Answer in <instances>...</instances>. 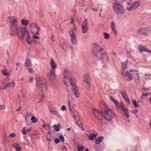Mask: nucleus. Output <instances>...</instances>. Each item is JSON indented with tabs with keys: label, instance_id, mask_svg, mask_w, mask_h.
Masks as SVG:
<instances>
[{
	"label": "nucleus",
	"instance_id": "1",
	"mask_svg": "<svg viewBox=\"0 0 151 151\" xmlns=\"http://www.w3.org/2000/svg\"><path fill=\"white\" fill-rule=\"evenodd\" d=\"M16 35L19 39L23 40L24 39L27 44L29 45L31 44L32 40L31 37L25 27H19Z\"/></svg>",
	"mask_w": 151,
	"mask_h": 151
},
{
	"label": "nucleus",
	"instance_id": "2",
	"mask_svg": "<svg viewBox=\"0 0 151 151\" xmlns=\"http://www.w3.org/2000/svg\"><path fill=\"white\" fill-rule=\"evenodd\" d=\"M102 116L108 121H111L114 117V113L108 106L105 104H104L103 108V114Z\"/></svg>",
	"mask_w": 151,
	"mask_h": 151
},
{
	"label": "nucleus",
	"instance_id": "3",
	"mask_svg": "<svg viewBox=\"0 0 151 151\" xmlns=\"http://www.w3.org/2000/svg\"><path fill=\"white\" fill-rule=\"evenodd\" d=\"M11 22L10 35L12 36H15L19 31V27L17 26V22L15 19H13V17H9Z\"/></svg>",
	"mask_w": 151,
	"mask_h": 151
},
{
	"label": "nucleus",
	"instance_id": "4",
	"mask_svg": "<svg viewBox=\"0 0 151 151\" xmlns=\"http://www.w3.org/2000/svg\"><path fill=\"white\" fill-rule=\"evenodd\" d=\"M36 86L41 91H46L47 89V84L45 79L39 77L36 78Z\"/></svg>",
	"mask_w": 151,
	"mask_h": 151
},
{
	"label": "nucleus",
	"instance_id": "5",
	"mask_svg": "<svg viewBox=\"0 0 151 151\" xmlns=\"http://www.w3.org/2000/svg\"><path fill=\"white\" fill-rule=\"evenodd\" d=\"M113 8L118 15H122L124 13V9L122 5L119 3H116L113 6Z\"/></svg>",
	"mask_w": 151,
	"mask_h": 151
},
{
	"label": "nucleus",
	"instance_id": "6",
	"mask_svg": "<svg viewBox=\"0 0 151 151\" xmlns=\"http://www.w3.org/2000/svg\"><path fill=\"white\" fill-rule=\"evenodd\" d=\"M92 47V53L98 58V56L99 57V56L100 55V53L99 52L102 51L103 49L101 48L99 45L96 44H93Z\"/></svg>",
	"mask_w": 151,
	"mask_h": 151
},
{
	"label": "nucleus",
	"instance_id": "7",
	"mask_svg": "<svg viewBox=\"0 0 151 151\" xmlns=\"http://www.w3.org/2000/svg\"><path fill=\"white\" fill-rule=\"evenodd\" d=\"M30 29L32 34L38 35L39 33L40 29L39 27L35 24L34 26L31 24L29 25Z\"/></svg>",
	"mask_w": 151,
	"mask_h": 151
},
{
	"label": "nucleus",
	"instance_id": "8",
	"mask_svg": "<svg viewBox=\"0 0 151 151\" xmlns=\"http://www.w3.org/2000/svg\"><path fill=\"white\" fill-rule=\"evenodd\" d=\"M83 85L86 88L90 87V78L88 74H86L83 76Z\"/></svg>",
	"mask_w": 151,
	"mask_h": 151
},
{
	"label": "nucleus",
	"instance_id": "9",
	"mask_svg": "<svg viewBox=\"0 0 151 151\" xmlns=\"http://www.w3.org/2000/svg\"><path fill=\"white\" fill-rule=\"evenodd\" d=\"M92 112L98 119L100 121L101 120V119L99 118V117L102 116V114H103V109H101V111H99L97 109L94 108L93 109Z\"/></svg>",
	"mask_w": 151,
	"mask_h": 151
},
{
	"label": "nucleus",
	"instance_id": "10",
	"mask_svg": "<svg viewBox=\"0 0 151 151\" xmlns=\"http://www.w3.org/2000/svg\"><path fill=\"white\" fill-rule=\"evenodd\" d=\"M138 32L141 35L143 34L147 35L150 34H151V31L147 27L139 29L138 30Z\"/></svg>",
	"mask_w": 151,
	"mask_h": 151
},
{
	"label": "nucleus",
	"instance_id": "11",
	"mask_svg": "<svg viewBox=\"0 0 151 151\" xmlns=\"http://www.w3.org/2000/svg\"><path fill=\"white\" fill-rule=\"evenodd\" d=\"M87 23V19H86L82 24L81 32L83 34H85L88 31V27Z\"/></svg>",
	"mask_w": 151,
	"mask_h": 151
},
{
	"label": "nucleus",
	"instance_id": "12",
	"mask_svg": "<svg viewBox=\"0 0 151 151\" xmlns=\"http://www.w3.org/2000/svg\"><path fill=\"white\" fill-rule=\"evenodd\" d=\"M139 4V2H135L132 3V6L129 7L127 8V10L128 11H131L133 9H135L137 8Z\"/></svg>",
	"mask_w": 151,
	"mask_h": 151
},
{
	"label": "nucleus",
	"instance_id": "13",
	"mask_svg": "<svg viewBox=\"0 0 151 151\" xmlns=\"http://www.w3.org/2000/svg\"><path fill=\"white\" fill-rule=\"evenodd\" d=\"M55 70L52 69L51 70L50 73L48 74V76H49L50 81L51 82L53 81L55 78Z\"/></svg>",
	"mask_w": 151,
	"mask_h": 151
},
{
	"label": "nucleus",
	"instance_id": "14",
	"mask_svg": "<svg viewBox=\"0 0 151 151\" xmlns=\"http://www.w3.org/2000/svg\"><path fill=\"white\" fill-rule=\"evenodd\" d=\"M72 75L68 69H66L63 73V77L65 80L68 79V77H70Z\"/></svg>",
	"mask_w": 151,
	"mask_h": 151
},
{
	"label": "nucleus",
	"instance_id": "15",
	"mask_svg": "<svg viewBox=\"0 0 151 151\" xmlns=\"http://www.w3.org/2000/svg\"><path fill=\"white\" fill-rule=\"evenodd\" d=\"M70 34L71 36V40L73 44H75L77 42V40L75 34L74 33L73 30L71 32H70Z\"/></svg>",
	"mask_w": 151,
	"mask_h": 151
},
{
	"label": "nucleus",
	"instance_id": "16",
	"mask_svg": "<svg viewBox=\"0 0 151 151\" xmlns=\"http://www.w3.org/2000/svg\"><path fill=\"white\" fill-rule=\"evenodd\" d=\"M138 49L141 53L142 52H146L151 53V51L150 50L147 49V47L145 46L139 45V46Z\"/></svg>",
	"mask_w": 151,
	"mask_h": 151
},
{
	"label": "nucleus",
	"instance_id": "17",
	"mask_svg": "<svg viewBox=\"0 0 151 151\" xmlns=\"http://www.w3.org/2000/svg\"><path fill=\"white\" fill-rule=\"evenodd\" d=\"M124 70H123V71L122 72V76L125 77H128L130 81L132 80V73H130L128 71L126 72L125 73H124Z\"/></svg>",
	"mask_w": 151,
	"mask_h": 151
},
{
	"label": "nucleus",
	"instance_id": "18",
	"mask_svg": "<svg viewBox=\"0 0 151 151\" xmlns=\"http://www.w3.org/2000/svg\"><path fill=\"white\" fill-rule=\"evenodd\" d=\"M101 60L102 62H104L108 61V58L107 56V53L106 52H104L102 53Z\"/></svg>",
	"mask_w": 151,
	"mask_h": 151
},
{
	"label": "nucleus",
	"instance_id": "19",
	"mask_svg": "<svg viewBox=\"0 0 151 151\" xmlns=\"http://www.w3.org/2000/svg\"><path fill=\"white\" fill-rule=\"evenodd\" d=\"M15 85V82L12 81V82H9L7 83L4 84V86L3 88V89H4L6 88H7L9 87L13 86L14 87Z\"/></svg>",
	"mask_w": 151,
	"mask_h": 151
},
{
	"label": "nucleus",
	"instance_id": "20",
	"mask_svg": "<svg viewBox=\"0 0 151 151\" xmlns=\"http://www.w3.org/2000/svg\"><path fill=\"white\" fill-rule=\"evenodd\" d=\"M69 82L72 89H73V88L76 87V80L74 78L70 79Z\"/></svg>",
	"mask_w": 151,
	"mask_h": 151
},
{
	"label": "nucleus",
	"instance_id": "21",
	"mask_svg": "<svg viewBox=\"0 0 151 151\" xmlns=\"http://www.w3.org/2000/svg\"><path fill=\"white\" fill-rule=\"evenodd\" d=\"M73 91L75 96L77 97H79L80 96V93H79V91L78 90V88L76 87L75 88H73V89H72Z\"/></svg>",
	"mask_w": 151,
	"mask_h": 151
},
{
	"label": "nucleus",
	"instance_id": "22",
	"mask_svg": "<svg viewBox=\"0 0 151 151\" xmlns=\"http://www.w3.org/2000/svg\"><path fill=\"white\" fill-rule=\"evenodd\" d=\"M12 146L17 151H21V148L18 144L14 143L13 144Z\"/></svg>",
	"mask_w": 151,
	"mask_h": 151
},
{
	"label": "nucleus",
	"instance_id": "23",
	"mask_svg": "<svg viewBox=\"0 0 151 151\" xmlns=\"http://www.w3.org/2000/svg\"><path fill=\"white\" fill-rule=\"evenodd\" d=\"M31 65V60L30 59L28 58L26 59L25 61V67L27 68V67Z\"/></svg>",
	"mask_w": 151,
	"mask_h": 151
},
{
	"label": "nucleus",
	"instance_id": "24",
	"mask_svg": "<svg viewBox=\"0 0 151 151\" xmlns=\"http://www.w3.org/2000/svg\"><path fill=\"white\" fill-rule=\"evenodd\" d=\"M97 136V135L96 134L92 133L89 135L88 139L90 140H93L96 138Z\"/></svg>",
	"mask_w": 151,
	"mask_h": 151
},
{
	"label": "nucleus",
	"instance_id": "25",
	"mask_svg": "<svg viewBox=\"0 0 151 151\" xmlns=\"http://www.w3.org/2000/svg\"><path fill=\"white\" fill-rule=\"evenodd\" d=\"M50 65L53 69H55L56 68L57 65L53 59L51 60Z\"/></svg>",
	"mask_w": 151,
	"mask_h": 151
},
{
	"label": "nucleus",
	"instance_id": "26",
	"mask_svg": "<svg viewBox=\"0 0 151 151\" xmlns=\"http://www.w3.org/2000/svg\"><path fill=\"white\" fill-rule=\"evenodd\" d=\"M22 24L24 26H27L29 24V21L27 19H22L21 20Z\"/></svg>",
	"mask_w": 151,
	"mask_h": 151
},
{
	"label": "nucleus",
	"instance_id": "27",
	"mask_svg": "<svg viewBox=\"0 0 151 151\" xmlns=\"http://www.w3.org/2000/svg\"><path fill=\"white\" fill-rule=\"evenodd\" d=\"M49 111L53 114H54L55 115H56L57 116H58L60 115L59 114L58 112L54 109H49Z\"/></svg>",
	"mask_w": 151,
	"mask_h": 151
},
{
	"label": "nucleus",
	"instance_id": "28",
	"mask_svg": "<svg viewBox=\"0 0 151 151\" xmlns=\"http://www.w3.org/2000/svg\"><path fill=\"white\" fill-rule=\"evenodd\" d=\"M103 137H102L101 139L100 137H98L95 140V143L96 144H98L100 143L101 141L103 139Z\"/></svg>",
	"mask_w": 151,
	"mask_h": 151
},
{
	"label": "nucleus",
	"instance_id": "29",
	"mask_svg": "<svg viewBox=\"0 0 151 151\" xmlns=\"http://www.w3.org/2000/svg\"><path fill=\"white\" fill-rule=\"evenodd\" d=\"M76 123L82 130H84L82 122L80 121L79 120L78 121L76 122Z\"/></svg>",
	"mask_w": 151,
	"mask_h": 151
},
{
	"label": "nucleus",
	"instance_id": "30",
	"mask_svg": "<svg viewBox=\"0 0 151 151\" xmlns=\"http://www.w3.org/2000/svg\"><path fill=\"white\" fill-rule=\"evenodd\" d=\"M119 109L120 110H122V111L124 110L125 109H127V108H125L124 107V105L122 102H120V105L119 106Z\"/></svg>",
	"mask_w": 151,
	"mask_h": 151
},
{
	"label": "nucleus",
	"instance_id": "31",
	"mask_svg": "<svg viewBox=\"0 0 151 151\" xmlns=\"http://www.w3.org/2000/svg\"><path fill=\"white\" fill-rule=\"evenodd\" d=\"M31 120L32 123H36L38 121L37 119L33 116H32Z\"/></svg>",
	"mask_w": 151,
	"mask_h": 151
},
{
	"label": "nucleus",
	"instance_id": "32",
	"mask_svg": "<svg viewBox=\"0 0 151 151\" xmlns=\"http://www.w3.org/2000/svg\"><path fill=\"white\" fill-rule=\"evenodd\" d=\"M127 59L126 61L122 63V68L123 69V70L125 69L127 67Z\"/></svg>",
	"mask_w": 151,
	"mask_h": 151
},
{
	"label": "nucleus",
	"instance_id": "33",
	"mask_svg": "<svg viewBox=\"0 0 151 151\" xmlns=\"http://www.w3.org/2000/svg\"><path fill=\"white\" fill-rule=\"evenodd\" d=\"M124 113L125 114V116L129 118V114L128 113V110H127V108L126 109H125L123 111Z\"/></svg>",
	"mask_w": 151,
	"mask_h": 151
},
{
	"label": "nucleus",
	"instance_id": "34",
	"mask_svg": "<svg viewBox=\"0 0 151 151\" xmlns=\"http://www.w3.org/2000/svg\"><path fill=\"white\" fill-rule=\"evenodd\" d=\"M125 101L129 104H130V102L129 101V99L128 98V96H127L123 97Z\"/></svg>",
	"mask_w": 151,
	"mask_h": 151
},
{
	"label": "nucleus",
	"instance_id": "35",
	"mask_svg": "<svg viewBox=\"0 0 151 151\" xmlns=\"http://www.w3.org/2000/svg\"><path fill=\"white\" fill-rule=\"evenodd\" d=\"M132 101L133 103L134 106L135 107H137L139 106V104L137 103L135 100H132Z\"/></svg>",
	"mask_w": 151,
	"mask_h": 151
},
{
	"label": "nucleus",
	"instance_id": "36",
	"mask_svg": "<svg viewBox=\"0 0 151 151\" xmlns=\"http://www.w3.org/2000/svg\"><path fill=\"white\" fill-rule=\"evenodd\" d=\"M120 92L123 98L128 96L127 93L125 91H121Z\"/></svg>",
	"mask_w": 151,
	"mask_h": 151
},
{
	"label": "nucleus",
	"instance_id": "37",
	"mask_svg": "<svg viewBox=\"0 0 151 151\" xmlns=\"http://www.w3.org/2000/svg\"><path fill=\"white\" fill-rule=\"evenodd\" d=\"M31 114H32L31 113H29V112L26 113L25 116H24L25 120H26L27 119H28V118H29L28 117H30Z\"/></svg>",
	"mask_w": 151,
	"mask_h": 151
},
{
	"label": "nucleus",
	"instance_id": "38",
	"mask_svg": "<svg viewBox=\"0 0 151 151\" xmlns=\"http://www.w3.org/2000/svg\"><path fill=\"white\" fill-rule=\"evenodd\" d=\"M104 38L105 39H108L109 38V35L107 34L106 32H104Z\"/></svg>",
	"mask_w": 151,
	"mask_h": 151
},
{
	"label": "nucleus",
	"instance_id": "39",
	"mask_svg": "<svg viewBox=\"0 0 151 151\" xmlns=\"http://www.w3.org/2000/svg\"><path fill=\"white\" fill-rule=\"evenodd\" d=\"M26 127H24V128H23L21 130L22 132L24 134L26 135L27 134V132L26 131Z\"/></svg>",
	"mask_w": 151,
	"mask_h": 151
},
{
	"label": "nucleus",
	"instance_id": "40",
	"mask_svg": "<svg viewBox=\"0 0 151 151\" xmlns=\"http://www.w3.org/2000/svg\"><path fill=\"white\" fill-rule=\"evenodd\" d=\"M135 80L137 81H140V78L139 77L138 74L137 75H134V78Z\"/></svg>",
	"mask_w": 151,
	"mask_h": 151
},
{
	"label": "nucleus",
	"instance_id": "41",
	"mask_svg": "<svg viewBox=\"0 0 151 151\" xmlns=\"http://www.w3.org/2000/svg\"><path fill=\"white\" fill-rule=\"evenodd\" d=\"M59 138L62 142H63L64 141V138L62 135H61L59 137Z\"/></svg>",
	"mask_w": 151,
	"mask_h": 151
},
{
	"label": "nucleus",
	"instance_id": "42",
	"mask_svg": "<svg viewBox=\"0 0 151 151\" xmlns=\"http://www.w3.org/2000/svg\"><path fill=\"white\" fill-rule=\"evenodd\" d=\"M84 147L83 146H82L80 147H78V151H83L84 149Z\"/></svg>",
	"mask_w": 151,
	"mask_h": 151
},
{
	"label": "nucleus",
	"instance_id": "43",
	"mask_svg": "<svg viewBox=\"0 0 151 151\" xmlns=\"http://www.w3.org/2000/svg\"><path fill=\"white\" fill-rule=\"evenodd\" d=\"M132 75H133L134 76V75H137L138 74V71L134 70L133 71V73H132Z\"/></svg>",
	"mask_w": 151,
	"mask_h": 151
},
{
	"label": "nucleus",
	"instance_id": "44",
	"mask_svg": "<svg viewBox=\"0 0 151 151\" xmlns=\"http://www.w3.org/2000/svg\"><path fill=\"white\" fill-rule=\"evenodd\" d=\"M54 127H55V129L56 131H58L59 130L60 128L59 127H58L57 125H54Z\"/></svg>",
	"mask_w": 151,
	"mask_h": 151
},
{
	"label": "nucleus",
	"instance_id": "45",
	"mask_svg": "<svg viewBox=\"0 0 151 151\" xmlns=\"http://www.w3.org/2000/svg\"><path fill=\"white\" fill-rule=\"evenodd\" d=\"M60 140L56 138L55 139L54 142L56 144H57L60 142Z\"/></svg>",
	"mask_w": 151,
	"mask_h": 151
},
{
	"label": "nucleus",
	"instance_id": "46",
	"mask_svg": "<svg viewBox=\"0 0 151 151\" xmlns=\"http://www.w3.org/2000/svg\"><path fill=\"white\" fill-rule=\"evenodd\" d=\"M111 28L115 27V24L114 21H112L111 22Z\"/></svg>",
	"mask_w": 151,
	"mask_h": 151
},
{
	"label": "nucleus",
	"instance_id": "47",
	"mask_svg": "<svg viewBox=\"0 0 151 151\" xmlns=\"http://www.w3.org/2000/svg\"><path fill=\"white\" fill-rule=\"evenodd\" d=\"M114 103L115 104L116 106H119V102L116 100H114L113 101Z\"/></svg>",
	"mask_w": 151,
	"mask_h": 151
},
{
	"label": "nucleus",
	"instance_id": "48",
	"mask_svg": "<svg viewBox=\"0 0 151 151\" xmlns=\"http://www.w3.org/2000/svg\"><path fill=\"white\" fill-rule=\"evenodd\" d=\"M111 29L115 34H116L117 33V32L116 31L115 27L111 28Z\"/></svg>",
	"mask_w": 151,
	"mask_h": 151
},
{
	"label": "nucleus",
	"instance_id": "49",
	"mask_svg": "<svg viewBox=\"0 0 151 151\" xmlns=\"http://www.w3.org/2000/svg\"><path fill=\"white\" fill-rule=\"evenodd\" d=\"M25 121L27 124L28 125H29L30 121L29 118H28V119H27L26 120H25Z\"/></svg>",
	"mask_w": 151,
	"mask_h": 151
},
{
	"label": "nucleus",
	"instance_id": "50",
	"mask_svg": "<svg viewBox=\"0 0 151 151\" xmlns=\"http://www.w3.org/2000/svg\"><path fill=\"white\" fill-rule=\"evenodd\" d=\"M15 136L14 133L10 134L9 135V136L11 138H14Z\"/></svg>",
	"mask_w": 151,
	"mask_h": 151
},
{
	"label": "nucleus",
	"instance_id": "51",
	"mask_svg": "<svg viewBox=\"0 0 151 151\" xmlns=\"http://www.w3.org/2000/svg\"><path fill=\"white\" fill-rule=\"evenodd\" d=\"M61 109L63 111H65L66 109V107L65 106L63 105L62 107L61 108Z\"/></svg>",
	"mask_w": 151,
	"mask_h": 151
},
{
	"label": "nucleus",
	"instance_id": "52",
	"mask_svg": "<svg viewBox=\"0 0 151 151\" xmlns=\"http://www.w3.org/2000/svg\"><path fill=\"white\" fill-rule=\"evenodd\" d=\"M5 107V106L4 105H0V110H2L4 109Z\"/></svg>",
	"mask_w": 151,
	"mask_h": 151
},
{
	"label": "nucleus",
	"instance_id": "53",
	"mask_svg": "<svg viewBox=\"0 0 151 151\" xmlns=\"http://www.w3.org/2000/svg\"><path fill=\"white\" fill-rule=\"evenodd\" d=\"M2 73L4 76H6V70H4L3 69H2Z\"/></svg>",
	"mask_w": 151,
	"mask_h": 151
},
{
	"label": "nucleus",
	"instance_id": "54",
	"mask_svg": "<svg viewBox=\"0 0 151 151\" xmlns=\"http://www.w3.org/2000/svg\"><path fill=\"white\" fill-rule=\"evenodd\" d=\"M29 70V71L30 73H33L34 72V71H33V69L32 68L29 69L28 68H27Z\"/></svg>",
	"mask_w": 151,
	"mask_h": 151
},
{
	"label": "nucleus",
	"instance_id": "55",
	"mask_svg": "<svg viewBox=\"0 0 151 151\" xmlns=\"http://www.w3.org/2000/svg\"><path fill=\"white\" fill-rule=\"evenodd\" d=\"M32 37L34 39H39V37L35 35L32 36Z\"/></svg>",
	"mask_w": 151,
	"mask_h": 151
},
{
	"label": "nucleus",
	"instance_id": "56",
	"mask_svg": "<svg viewBox=\"0 0 151 151\" xmlns=\"http://www.w3.org/2000/svg\"><path fill=\"white\" fill-rule=\"evenodd\" d=\"M92 10L93 11L97 12L98 10V8H93Z\"/></svg>",
	"mask_w": 151,
	"mask_h": 151
},
{
	"label": "nucleus",
	"instance_id": "57",
	"mask_svg": "<svg viewBox=\"0 0 151 151\" xmlns=\"http://www.w3.org/2000/svg\"><path fill=\"white\" fill-rule=\"evenodd\" d=\"M16 64L17 65V67L16 68V70H17V66L20 65V63L19 62H17L16 63Z\"/></svg>",
	"mask_w": 151,
	"mask_h": 151
},
{
	"label": "nucleus",
	"instance_id": "58",
	"mask_svg": "<svg viewBox=\"0 0 151 151\" xmlns=\"http://www.w3.org/2000/svg\"><path fill=\"white\" fill-rule=\"evenodd\" d=\"M110 99L112 101H114L115 99H114L113 97L112 96H110Z\"/></svg>",
	"mask_w": 151,
	"mask_h": 151
},
{
	"label": "nucleus",
	"instance_id": "59",
	"mask_svg": "<svg viewBox=\"0 0 151 151\" xmlns=\"http://www.w3.org/2000/svg\"><path fill=\"white\" fill-rule=\"evenodd\" d=\"M33 79H34V78H33V77H31V78H30L29 80V82H32V81H33Z\"/></svg>",
	"mask_w": 151,
	"mask_h": 151
},
{
	"label": "nucleus",
	"instance_id": "60",
	"mask_svg": "<svg viewBox=\"0 0 151 151\" xmlns=\"http://www.w3.org/2000/svg\"><path fill=\"white\" fill-rule=\"evenodd\" d=\"M46 139L48 141H50L51 139H50V137L47 136L46 138Z\"/></svg>",
	"mask_w": 151,
	"mask_h": 151
},
{
	"label": "nucleus",
	"instance_id": "61",
	"mask_svg": "<svg viewBox=\"0 0 151 151\" xmlns=\"http://www.w3.org/2000/svg\"><path fill=\"white\" fill-rule=\"evenodd\" d=\"M11 71H10V72H9L7 73H6V76H8L10 75L11 74Z\"/></svg>",
	"mask_w": 151,
	"mask_h": 151
},
{
	"label": "nucleus",
	"instance_id": "62",
	"mask_svg": "<svg viewBox=\"0 0 151 151\" xmlns=\"http://www.w3.org/2000/svg\"><path fill=\"white\" fill-rule=\"evenodd\" d=\"M43 101V100H42V96L41 97V99L40 100L39 102H38L37 103L42 102Z\"/></svg>",
	"mask_w": 151,
	"mask_h": 151
},
{
	"label": "nucleus",
	"instance_id": "63",
	"mask_svg": "<svg viewBox=\"0 0 151 151\" xmlns=\"http://www.w3.org/2000/svg\"><path fill=\"white\" fill-rule=\"evenodd\" d=\"M32 41L34 42L35 44H37V40H33Z\"/></svg>",
	"mask_w": 151,
	"mask_h": 151
},
{
	"label": "nucleus",
	"instance_id": "64",
	"mask_svg": "<svg viewBox=\"0 0 151 151\" xmlns=\"http://www.w3.org/2000/svg\"><path fill=\"white\" fill-rule=\"evenodd\" d=\"M21 107H20L18 109H17L16 110V111H20L21 110Z\"/></svg>",
	"mask_w": 151,
	"mask_h": 151
}]
</instances>
